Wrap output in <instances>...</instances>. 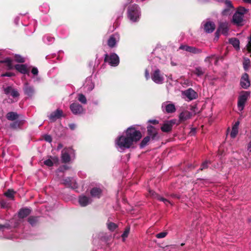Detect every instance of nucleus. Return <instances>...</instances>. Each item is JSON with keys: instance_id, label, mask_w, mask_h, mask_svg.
I'll use <instances>...</instances> for the list:
<instances>
[{"instance_id": "1", "label": "nucleus", "mask_w": 251, "mask_h": 251, "mask_svg": "<svg viewBox=\"0 0 251 251\" xmlns=\"http://www.w3.org/2000/svg\"><path fill=\"white\" fill-rule=\"evenodd\" d=\"M142 134L133 126L128 127L125 131V135L119 136L115 140V146L121 152L131 148L134 143H136L140 140Z\"/></svg>"}, {"instance_id": "2", "label": "nucleus", "mask_w": 251, "mask_h": 251, "mask_svg": "<svg viewBox=\"0 0 251 251\" xmlns=\"http://www.w3.org/2000/svg\"><path fill=\"white\" fill-rule=\"evenodd\" d=\"M128 18L132 22H137L141 16L139 7L137 4H133L128 7Z\"/></svg>"}, {"instance_id": "3", "label": "nucleus", "mask_w": 251, "mask_h": 251, "mask_svg": "<svg viewBox=\"0 0 251 251\" xmlns=\"http://www.w3.org/2000/svg\"><path fill=\"white\" fill-rule=\"evenodd\" d=\"M251 96L250 91H242L238 97L237 107L239 111H242L245 106V103Z\"/></svg>"}, {"instance_id": "4", "label": "nucleus", "mask_w": 251, "mask_h": 251, "mask_svg": "<svg viewBox=\"0 0 251 251\" xmlns=\"http://www.w3.org/2000/svg\"><path fill=\"white\" fill-rule=\"evenodd\" d=\"M74 155V151L72 148L64 149L62 151L61 159L63 162H68Z\"/></svg>"}, {"instance_id": "5", "label": "nucleus", "mask_w": 251, "mask_h": 251, "mask_svg": "<svg viewBox=\"0 0 251 251\" xmlns=\"http://www.w3.org/2000/svg\"><path fill=\"white\" fill-rule=\"evenodd\" d=\"M105 61L108 62L112 66H116L119 63L118 56L115 53H112L109 55L107 54L105 55Z\"/></svg>"}, {"instance_id": "6", "label": "nucleus", "mask_w": 251, "mask_h": 251, "mask_svg": "<svg viewBox=\"0 0 251 251\" xmlns=\"http://www.w3.org/2000/svg\"><path fill=\"white\" fill-rule=\"evenodd\" d=\"M151 79L156 84H162L164 81L163 75L161 74L159 69L153 71L151 75Z\"/></svg>"}, {"instance_id": "7", "label": "nucleus", "mask_w": 251, "mask_h": 251, "mask_svg": "<svg viewBox=\"0 0 251 251\" xmlns=\"http://www.w3.org/2000/svg\"><path fill=\"white\" fill-rule=\"evenodd\" d=\"M161 107L162 111L167 113H172L175 112L176 110L174 104L169 101L162 103Z\"/></svg>"}, {"instance_id": "8", "label": "nucleus", "mask_w": 251, "mask_h": 251, "mask_svg": "<svg viewBox=\"0 0 251 251\" xmlns=\"http://www.w3.org/2000/svg\"><path fill=\"white\" fill-rule=\"evenodd\" d=\"M70 109L72 113L75 115H78L83 113V107L78 103H73L70 105Z\"/></svg>"}, {"instance_id": "9", "label": "nucleus", "mask_w": 251, "mask_h": 251, "mask_svg": "<svg viewBox=\"0 0 251 251\" xmlns=\"http://www.w3.org/2000/svg\"><path fill=\"white\" fill-rule=\"evenodd\" d=\"M228 26L227 23H221L219 25V27L216 32V36L218 37L219 33L227 35L228 33Z\"/></svg>"}, {"instance_id": "10", "label": "nucleus", "mask_w": 251, "mask_h": 251, "mask_svg": "<svg viewBox=\"0 0 251 251\" xmlns=\"http://www.w3.org/2000/svg\"><path fill=\"white\" fill-rule=\"evenodd\" d=\"M183 94L189 100H192L196 99L198 95L197 93L192 88H189L183 92Z\"/></svg>"}, {"instance_id": "11", "label": "nucleus", "mask_w": 251, "mask_h": 251, "mask_svg": "<svg viewBox=\"0 0 251 251\" xmlns=\"http://www.w3.org/2000/svg\"><path fill=\"white\" fill-rule=\"evenodd\" d=\"M119 40V36L118 34H114L110 36L107 41V44L110 48L114 47L117 43Z\"/></svg>"}, {"instance_id": "12", "label": "nucleus", "mask_w": 251, "mask_h": 251, "mask_svg": "<svg viewBox=\"0 0 251 251\" xmlns=\"http://www.w3.org/2000/svg\"><path fill=\"white\" fill-rule=\"evenodd\" d=\"M240 84L241 87L244 89H247L250 86L249 75L247 73H245L242 75L241 78Z\"/></svg>"}, {"instance_id": "13", "label": "nucleus", "mask_w": 251, "mask_h": 251, "mask_svg": "<svg viewBox=\"0 0 251 251\" xmlns=\"http://www.w3.org/2000/svg\"><path fill=\"white\" fill-rule=\"evenodd\" d=\"M62 116H64L63 115L62 110L58 109L56 111L51 113L49 116V118L50 121L53 122Z\"/></svg>"}, {"instance_id": "14", "label": "nucleus", "mask_w": 251, "mask_h": 251, "mask_svg": "<svg viewBox=\"0 0 251 251\" xmlns=\"http://www.w3.org/2000/svg\"><path fill=\"white\" fill-rule=\"evenodd\" d=\"M92 200L91 199L84 195H81L78 198V202L81 206H86L88 204L91 203Z\"/></svg>"}, {"instance_id": "15", "label": "nucleus", "mask_w": 251, "mask_h": 251, "mask_svg": "<svg viewBox=\"0 0 251 251\" xmlns=\"http://www.w3.org/2000/svg\"><path fill=\"white\" fill-rule=\"evenodd\" d=\"M149 194L151 196L153 197L154 198L157 199L159 201H163L166 205L168 204H172L171 202L168 200L162 197L161 196L155 194L152 190L149 191Z\"/></svg>"}, {"instance_id": "16", "label": "nucleus", "mask_w": 251, "mask_h": 251, "mask_svg": "<svg viewBox=\"0 0 251 251\" xmlns=\"http://www.w3.org/2000/svg\"><path fill=\"white\" fill-rule=\"evenodd\" d=\"M179 49L193 53H197L200 52V50L198 49L187 45H181Z\"/></svg>"}, {"instance_id": "17", "label": "nucleus", "mask_w": 251, "mask_h": 251, "mask_svg": "<svg viewBox=\"0 0 251 251\" xmlns=\"http://www.w3.org/2000/svg\"><path fill=\"white\" fill-rule=\"evenodd\" d=\"M175 123V120H171L166 122L161 127L162 131L163 132L170 131L172 129L173 125Z\"/></svg>"}, {"instance_id": "18", "label": "nucleus", "mask_w": 251, "mask_h": 251, "mask_svg": "<svg viewBox=\"0 0 251 251\" xmlns=\"http://www.w3.org/2000/svg\"><path fill=\"white\" fill-rule=\"evenodd\" d=\"M63 183L67 187H71L73 189L77 187L76 184L75 180L72 178L67 177L63 180Z\"/></svg>"}, {"instance_id": "19", "label": "nucleus", "mask_w": 251, "mask_h": 251, "mask_svg": "<svg viewBox=\"0 0 251 251\" xmlns=\"http://www.w3.org/2000/svg\"><path fill=\"white\" fill-rule=\"evenodd\" d=\"M4 93L6 95H10L13 98H17L19 96L18 91L11 87H8L4 89Z\"/></svg>"}, {"instance_id": "20", "label": "nucleus", "mask_w": 251, "mask_h": 251, "mask_svg": "<svg viewBox=\"0 0 251 251\" xmlns=\"http://www.w3.org/2000/svg\"><path fill=\"white\" fill-rule=\"evenodd\" d=\"M192 116V113L188 111H184L182 112L179 116V119L180 122L185 121L189 119Z\"/></svg>"}, {"instance_id": "21", "label": "nucleus", "mask_w": 251, "mask_h": 251, "mask_svg": "<svg viewBox=\"0 0 251 251\" xmlns=\"http://www.w3.org/2000/svg\"><path fill=\"white\" fill-rule=\"evenodd\" d=\"M215 28V25L213 22H207L204 25V29L207 33L212 32Z\"/></svg>"}, {"instance_id": "22", "label": "nucleus", "mask_w": 251, "mask_h": 251, "mask_svg": "<svg viewBox=\"0 0 251 251\" xmlns=\"http://www.w3.org/2000/svg\"><path fill=\"white\" fill-rule=\"evenodd\" d=\"M24 91L25 95L30 97L32 96L34 92L33 87L29 86L28 83H25V84Z\"/></svg>"}, {"instance_id": "23", "label": "nucleus", "mask_w": 251, "mask_h": 251, "mask_svg": "<svg viewBox=\"0 0 251 251\" xmlns=\"http://www.w3.org/2000/svg\"><path fill=\"white\" fill-rule=\"evenodd\" d=\"M243 17L241 14L236 12L233 16V22L238 25H240L243 22Z\"/></svg>"}, {"instance_id": "24", "label": "nucleus", "mask_w": 251, "mask_h": 251, "mask_svg": "<svg viewBox=\"0 0 251 251\" xmlns=\"http://www.w3.org/2000/svg\"><path fill=\"white\" fill-rule=\"evenodd\" d=\"M15 68L21 74H25L28 73V70L26 65L18 64L15 66Z\"/></svg>"}, {"instance_id": "25", "label": "nucleus", "mask_w": 251, "mask_h": 251, "mask_svg": "<svg viewBox=\"0 0 251 251\" xmlns=\"http://www.w3.org/2000/svg\"><path fill=\"white\" fill-rule=\"evenodd\" d=\"M101 190L97 187L93 188L90 191V194L92 197L97 198H99L101 195Z\"/></svg>"}, {"instance_id": "26", "label": "nucleus", "mask_w": 251, "mask_h": 251, "mask_svg": "<svg viewBox=\"0 0 251 251\" xmlns=\"http://www.w3.org/2000/svg\"><path fill=\"white\" fill-rule=\"evenodd\" d=\"M148 133L150 137L154 139L157 134L156 129L151 126H149L147 127Z\"/></svg>"}, {"instance_id": "27", "label": "nucleus", "mask_w": 251, "mask_h": 251, "mask_svg": "<svg viewBox=\"0 0 251 251\" xmlns=\"http://www.w3.org/2000/svg\"><path fill=\"white\" fill-rule=\"evenodd\" d=\"M31 212V209L27 208L22 209L19 212V217L21 218H24L27 216Z\"/></svg>"}, {"instance_id": "28", "label": "nucleus", "mask_w": 251, "mask_h": 251, "mask_svg": "<svg viewBox=\"0 0 251 251\" xmlns=\"http://www.w3.org/2000/svg\"><path fill=\"white\" fill-rule=\"evenodd\" d=\"M84 86V87L87 89V91H91L94 88V84L90 78H86Z\"/></svg>"}, {"instance_id": "29", "label": "nucleus", "mask_w": 251, "mask_h": 251, "mask_svg": "<svg viewBox=\"0 0 251 251\" xmlns=\"http://www.w3.org/2000/svg\"><path fill=\"white\" fill-rule=\"evenodd\" d=\"M58 161V158L56 157H50V158L47 159L44 161V163L45 165L51 167L53 165L54 163H56Z\"/></svg>"}, {"instance_id": "30", "label": "nucleus", "mask_w": 251, "mask_h": 251, "mask_svg": "<svg viewBox=\"0 0 251 251\" xmlns=\"http://www.w3.org/2000/svg\"><path fill=\"white\" fill-rule=\"evenodd\" d=\"M239 124V123L238 122H236L232 127V130L230 133V136L232 138H234L238 132Z\"/></svg>"}, {"instance_id": "31", "label": "nucleus", "mask_w": 251, "mask_h": 251, "mask_svg": "<svg viewBox=\"0 0 251 251\" xmlns=\"http://www.w3.org/2000/svg\"><path fill=\"white\" fill-rule=\"evenodd\" d=\"M229 42L231 44L236 50H239L240 48V42L239 40L236 38H231L229 39Z\"/></svg>"}, {"instance_id": "32", "label": "nucleus", "mask_w": 251, "mask_h": 251, "mask_svg": "<svg viewBox=\"0 0 251 251\" xmlns=\"http://www.w3.org/2000/svg\"><path fill=\"white\" fill-rule=\"evenodd\" d=\"M18 118V115L16 112H10L6 114V118L10 121H14Z\"/></svg>"}, {"instance_id": "33", "label": "nucleus", "mask_w": 251, "mask_h": 251, "mask_svg": "<svg viewBox=\"0 0 251 251\" xmlns=\"http://www.w3.org/2000/svg\"><path fill=\"white\" fill-rule=\"evenodd\" d=\"M43 41L47 44H50L54 41V38L49 35H46L43 38Z\"/></svg>"}, {"instance_id": "34", "label": "nucleus", "mask_w": 251, "mask_h": 251, "mask_svg": "<svg viewBox=\"0 0 251 251\" xmlns=\"http://www.w3.org/2000/svg\"><path fill=\"white\" fill-rule=\"evenodd\" d=\"M194 73L198 76H201L204 74V70L201 67H198L196 68Z\"/></svg>"}, {"instance_id": "35", "label": "nucleus", "mask_w": 251, "mask_h": 251, "mask_svg": "<svg viewBox=\"0 0 251 251\" xmlns=\"http://www.w3.org/2000/svg\"><path fill=\"white\" fill-rule=\"evenodd\" d=\"M3 62L5 63L6 68L8 70L13 69V65L12 64V60L9 58H6Z\"/></svg>"}, {"instance_id": "36", "label": "nucleus", "mask_w": 251, "mask_h": 251, "mask_svg": "<svg viewBox=\"0 0 251 251\" xmlns=\"http://www.w3.org/2000/svg\"><path fill=\"white\" fill-rule=\"evenodd\" d=\"M150 140V136H147L145 137L143 140L142 141L140 146L141 148L144 147L145 146L147 145L148 143L149 142Z\"/></svg>"}, {"instance_id": "37", "label": "nucleus", "mask_w": 251, "mask_h": 251, "mask_svg": "<svg viewBox=\"0 0 251 251\" xmlns=\"http://www.w3.org/2000/svg\"><path fill=\"white\" fill-rule=\"evenodd\" d=\"M78 100L82 103L86 104L87 102L86 97L84 95L82 94H80L78 95Z\"/></svg>"}, {"instance_id": "38", "label": "nucleus", "mask_w": 251, "mask_h": 251, "mask_svg": "<svg viewBox=\"0 0 251 251\" xmlns=\"http://www.w3.org/2000/svg\"><path fill=\"white\" fill-rule=\"evenodd\" d=\"M247 11H248L247 9H246L244 7L240 6L238 8L236 12L239 13V14H241L243 16H244V15L246 13H247Z\"/></svg>"}, {"instance_id": "39", "label": "nucleus", "mask_w": 251, "mask_h": 251, "mask_svg": "<svg viewBox=\"0 0 251 251\" xmlns=\"http://www.w3.org/2000/svg\"><path fill=\"white\" fill-rule=\"evenodd\" d=\"M15 192L11 190H8L7 192L5 193V195L7 197L10 198V199H13L14 198V194Z\"/></svg>"}, {"instance_id": "40", "label": "nucleus", "mask_w": 251, "mask_h": 251, "mask_svg": "<svg viewBox=\"0 0 251 251\" xmlns=\"http://www.w3.org/2000/svg\"><path fill=\"white\" fill-rule=\"evenodd\" d=\"M130 229L129 227L126 228L123 233L122 237L123 240L124 241L125 239L128 236L129 233Z\"/></svg>"}, {"instance_id": "41", "label": "nucleus", "mask_w": 251, "mask_h": 251, "mask_svg": "<svg viewBox=\"0 0 251 251\" xmlns=\"http://www.w3.org/2000/svg\"><path fill=\"white\" fill-rule=\"evenodd\" d=\"M28 222L32 226L34 225L37 222V219L36 217H30L28 218Z\"/></svg>"}, {"instance_id": "42", "label": "nucleus", "mask_w": 251, "mask_h": 251, "mask_svg": "<svg viewBox=\"0 0 251 251\" xmlns=\"http://www.w3.org/2000/svg\"><path fill=\"white\" fill-rule=\"evenodd\" d=\"M250 64V61L249 59H245L243 62V66L245 70H247L249 69Z\"/></svg>"}, {"instance_id": "43", "label": "nucleus", "mask_w": 251, "mask_h": 251, "mask_svg": "<svg viewBox=\"0 0 251 251\" xmlns=\"http://www.w3.org/2000/svg\"><path fill=\"white\" fill-rule=\"evenodd\" d=\"M107 227L110 230L113 231L116 229L117 226L114 223H110L107 225Z\"/></svg>"}, {"instance_id": "44", "label": "nucleus", "mask_w": 251, "mask_h": 251, "mask_svg": "<svg viewBox=\"0 0 251 251\" xmlns=\"http://www.w3.org/2000/svg\"><path fill=\"white\" fill-rule=\"evenodd\" d=\"M15 58L17 62L21 63L25 62V59L19 55H16L15 56Z\"/></svg>"}, {"instance_id": "45", "label": "nucleus", "mask_w": 251, "mask_h": 251, "mask_svg": "<svg viewBox=\"0 0 251 251\" xmlns=\"http://www.w3.org/2000/svg\"><path fill=\"white\" fill-rule=\"evenodd\" d=\"M167 234V232L165 231L161 232L156 235V237L157 238H164Z\"/></svg>"}, {"instance_id": "46", "label": "nucleus", "mask_w": 251, "mask_h": 251, "mask_svg": "<svg viewBox=\"0 0 251 251\" xmlns=\"http://www.w3.org/2000/svg\"><path fill=\"white\" fill-rule=\"evenodd\" d=\"M191 111L192 115L200 112V110L197 108V105H196L192 107Z\"/></svg>"}, {"instance_id": "47", "label": "nucleus", "mask_w": 251, "mask_h": 251, "mask_svg": "<svg viewBox=\"0 0 251 251\" xmlns=\"http://www.w3.org/2000/svg\"><path fill=\"white\" fill-rule=\"evenodd\" d=\"M44 139L47 142H48L49 143H50L52 141V138L50 135H45L44 136Z\"/></svg>"}, {"instance_id": "48", "label": "nucleus", "mask_w": 251, "mask_h": 251, "mask_svg": "<svg viewBox=\"0 0 251 251\" xmlns=\"http://www.w3.org/2000/svg\"><path fill=\"white\" fill-rule=\"evenodd\" d=\"M225 3L226 5L229 8H233L232 4L231 3V2L229 0H226L225 1Z\"/></svg>"}, {"instance_id": "49", "label": "nucleus", "mask_w": 251, "mask_h": 251, "mask_svg": "<svg viewBox=\"0 0 251 251\" xmlns=\"http://www.w3.org/2000/svg\"><path fill=\"white\" fill-rule=\"evenodd\" d=\"M208 163V161H205L204 162H203L201 165V170H202L204 169L207 168Z\"/></svg>"}, {"instance_id": "50", "label": "nucleus", "mask_w": 251, "mask_h": 251, "mask_svg": "<svg viewBox=\"0 0 251 251\" xmlns=\"http://www.w3.org/2000/svg\"><path fill=\"white\" fill-rule=\"evenodd\" d=\"M31 73L34 75H37L38 74V70L37 68L33 67L31 70Z\"/></svg>"}, {"instance_id": "51", "label": "nucleus", "mask_w": 251, "mask_h": 251, "mask_svg": "<svg viewBox=\"0 0 251 251\" xmlns=\"http://www.w3.org/2000/svg\"><path fill=\"white\" fill-rule=\"evenodd\" d=\"M248 151H249V156L251 157V141L248 144Z\"/></svg>"}, {"instance_id": "52", "label": "nucleus", "mask_w": 251, "mask_h": 251, "mask_svg": "<svg viewBox=\"0 0 251 251\" xmlns=\"http://www.w3.org/2000/svg\"><path fill=\"white\" fill-rule=\"evenodd\" d=\"M14 75V74L12 73H6L5 74H2L1 75V76L3 77V76H13Z\"/></svg>"}, {"instance_id": "53", "label": "nucleus", "mask_w": 251, "mask_h": 251, "mask_svg": "<svg viewBox=\"0 0 251 251\" xmlns=\"http://www.w3.org/2000/svg\"><path fill=\"white\" fill-rule=\"evenodd\" d=\"M145 77L147 79H148L150 78V73L148 70H146L145 71Z\"/></svg>"}, {"instance_id": "54", "label": "nucleus", "mask_w": 251, "mask_h": 251, "mask_svg": "<svg viewBox=\"0 0 251 251\" xmlns=\"http://www.w3.org/2000/svg\"><path fill=\"white\" fill-rule=\"evenodd\" d=\"M149 122L154 125L158 124V121L155 120H150L149 121Z\"/></svg>"}, {"instance_id": "55", "label": "nucleus", "mask_w": 251, "mask_h": 251, "mask_svg": "<svg viewBox=\"0 0 251 251\" xmlns=\"http://www.w3.org/2000/svg\"><path fill=\"white\" fill-rule=\"evenodd\" d=\"M69 127L72 129L74 130L75 128V124H71L69 125Z\"/></svg>"}, {"instance_id": "56", "label": "nucleus", "mask_w": 251, "mask_h": 251, "mask_svg": "<svg viewBox=\"0 0 251 251\" xmlns=\"http://www.w3.org/2000/svg\"><path fill=\"white\" fill-rule=\"evenodd\" d=\"M16 125H17V123H13L12 124L10 125V126L12 128H16Z\"/></svg>"}, {"instance_id": "57", "label": "nucleus", "mask_w": 251, "mask_h": 251, "mask_svg": "<svg viewBox=\"0 0 251 251\" xmlns=\"http://www.w3.org/2000/svg\"><path fill=\"white\" fill-rule=\"evenodd\" d=\"M7 226L4 225H0V230H3V228H7Z\"/></svg>"}, {"instance_id": "58", "label": "nucleus", "mask_w": 251, "mask_h": 251, "mask_svg": "<svg viewBox=\"0 0 251 251\" xmlns=\"http://www.w3.org/2000/svg\"><path fill=\"white\" fill-rule=\"evenodd\" d=\"M243 1L245 3L251 4V0H243Z\"/></svg>"}, {"instance_id": "59", "label": "nucleus", "mask_w": 251, "mask_h": 251, "mask_svg": "<svg viewBox=\"0 0 251 251\" xmlns=\"http://www.w3.org/2000/svg\"><path fill=\"white\" fill-rule=\"evenodd\" d=\"M227 11H228V10H227V9H225V10L223 12V14H225L226 12H227Z\"/></svg>"}, {"instance_id": "60", "label": "nucleus", "mask_w": 251, "mask_h": 251, "mask_svg": "<svg viewBox=\"0 0 251 251\" xmlns=\"http://www.w3.org/2000/svg\"><path fill=\"white\" fill-rule=\"evenodd\" d=\"M171 64H172L173 66H175V65H176V63H174V62H171Z\"/></svg>"}, {"instance_id": "61", "label": "nucleus", "mask_w": 251, "mask_h": 251, "mask_svg": "<svg viewBox=\"0 0 251 251\" xmlns=\"http://www.w3.org/2000/svg\"><path fill=\"white\" fill-rule=\"evenodd\" d=\"M209 57H207L206 58H205V61H207L208 59H209Z\"/></svg>"}, {"instance_id": "62", "label": "nucleus", "mask_w": 251, "mask_h": 251, "mask_svg": "<svg viewBox=\"0 0 251 251\" xmlns=\"http://www.w3.org/2000/svg\"><path fill=\"white\" fill-rule=\"evenodd\" d=\"M246 167H250V165H249V166H248V165H246Z\"/></svg>"}, {"instance_id": "63", "label": "nucleus", "mask_w": 251, "mask_h": 251, "mask_svg": "<svg viewBox=\"0 0 251 251\" xmlns=\"http://www.w3.org/2000/svg\"><path fill=\"white\" fill-rule=\"evenodd\" d=\"M60 148H62V146L61 145H59V147Z\"/></svg>"}]
</instances>
